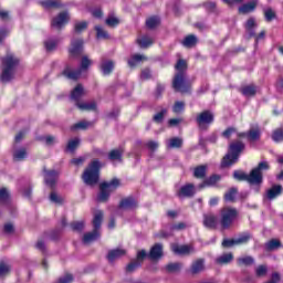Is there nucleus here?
I'll list each match as a JSON object with an SVG mask.
<instances>
[{"instance_id":"25","label":"nucleus","mask_w":283,"mask_h":283,"mask_svg":"<svg viewBox=\"0 0 283 283\" xmlns=\"http://www.w3.org/2000/svg\"><path fill=\"white\" fill-rule=\"evenodd\" d=\"M283 188L282 185H273L268 191H266V198L268 200H275L277 196H282Z\"/></svg>"},{"instance_id":"63","label":"nucleus","mask_w":283,"mask_h":283,"mask_svg":"<svg viewBox=\"0 0 283 283\" xmlns=\"http://www.w3.org/2000/svg\"><path fill=\"white\" fill-rule=\"evenodd\" d=\"M105 23L109 28H116V25H118V23H120V20H118V18H115V17H109L106 19Z\"/></svg>"},{"instance_id":"60","label":"nucleus","mask_w":283,"mask_h":283,"mask_svg":"<svg viewBox=\"0 0 283 283\" xmlns=\"http://www.w3.org/2000/svg\"><path fill=\"white\" fill-rule=\"evenodd\" d=\"M92 65V60L87 56V55H84L82 56V61H81V70H90Z\"/></svg>"},{"instance_id":"7","label":"nucleus","mask_w":283,"mask_h":283,"mask_svg":"<svg viewBox=\"0 0 283 283\" xmlns=\"http://www.w3.org/2000/svg\"><path fill=\"white\" fill-rule=\"evenodd\" d=\"M216 122V115L210 109H205L199 113L196 117V123L199 129L207 130L210 125H213Z\"/></svg>"},{"instance_id":"40","label":"nucleus","mask_w":283,"mask_h":283,"mask_svg":"<svg viewBox=\"0 0 283 283\" xmlns=\"http://www.w3.org/2000/svg\"><path fill=\"white\" fill-rule=\"evenodd\" d=\"M197 43H198V38L193 34H190L184 39L182 46L184 48H196Z\"/></svg>"},{"instance_id":"29","label":"nucleus","mask_w":283,"mask_h":283,"mask_svg":"<svg viewBox=\"0 0 283 283\" xmlns=\"http://www.w3.org/2000/svg\"><path fill=\"white\" fill-rule=\"evenodd\" d=\"M255 28H258V23L255 22V19L250 18L245 23V30L250 39H253V36H255Z\"/></svg>"},{"instance_id":"42","label":"nucleus","mask_w":283,"mask_h":283,"mask_svg":"<svg viewBox=\"0 0 283 283\" xmlns=\"http://www.w3.org/2000/svg\"><path fill=\"white\" fill-rule=\"evenodd\" d=\"M273 143L280 144L283 143V128H276L272 132V136H271Z\"/></svg>"},{"instance_id":"3","label":"nucleus","mask_w":283,"mask_h":283,"mask_svg":"<svg viewBox=\"0 0 283 283\" xmlns=\"http://www.w3.org/2000/svg\"><path fill=\"white\" fill-rule=\"evenodd\" d=\"M233 134H237V138H239V139L245 138L248 140V143H258V140H260V138H262V130L260 129V127L250 128L247 132L238 133V128L230 126L222 132L221 136L229 140V138H231V136H233Z\"/></svg>"},{"instance_id":"36","label":"nucleus","mask_w":283,"mask_h":283,"mask_svg":"<svg viewBox=\"0 0 283 283\" xmlns=\"http://www.w3.org/2000/svg\"><path fill=\"white\" fill-rule=\"evenodd\" d=\"M167 108H161L159 112H157L153 116V123H156V125H161V123L165 122V117L167 116Z\"/></svg>"},{"instance_id":"39","label":"nucleus","mask_w":283,"mask_h":283,"mask_svg":"<svg viewBox=\"0 0 283 283\" xmlns=\"http://www.w3.org/2000/svg\"><path fill=\"white\" fill-rule=\"evenodd\" d=\"M116 67V62L113 60H103L101 63V70L103 72H114V69Z\"/></svg>"},{"instance_id":"62","label":"nucleus","mask_w":283,"mask_h":283,"mask_svg":"<svg viewBox=\"0 0 283 283\" xmlns=\"http://www.w3.org/2000/svg\"><path fill=\"white\" fill-rule=\"evenodd\" d=\"M49 200L54 202V205H63V199L54 191L50 193Z\"/></svg>"},{"instance_id":"61","label":"nucleus","mask_w":283,"mask_h":283,"mask_svg":"<svg viewBox=\"0 0 283 283\" xmlns=\"http://www.w3.org/2000/svg\"><path fill=\"white\" fill-rule=\"evenodd\" d=\"M10 273V265L6 264L4 261H0V277H6Z\"/></svg>"},{"instance_id":"9","label":"nucleus","mask_w":283,"mask_h":283,"mask_svg":"<svg viewBox=\"0 0 283 283\" xmlns=\"http://www.w3.org/2000/svg\"><path fill=\"white\" fill-rule=\"evenodd\" d=\"M253 237L249 232H243L237 239H223L221 247L223 249H231L233 247H242L249 244Z\"/></svg>"},{"instance_id":"47","label":"nucleus","mask_w":283,"mask_h":283,"mask_svg":"<svg viewBox=\"0 0 283 283\" xmlns=\"http://www.w3.org/2000/svg\"><path fill=\"white\" fill-rule=\"evenodd\" d=\"M78 145H81V139L78 138L70 139L66 145V151H76V149L78 148Z\"/></svg>"},{"instance_id":"48","label":"nucleus","mask_w":283,"mask_h":283,"mask_svg":"<svg viewBox=\"0 0 283 283\" xmlns=\"http://www.w3.org/2000/svg\"><path fill=\"white\" fill-rule=\"evenodd\" d=\"M88 127H92V122H87V120H81L75 123L71 129L76 130V129H87Z\"/></svg>"},{"instance_id":"8","label":"nucleus","mask_w":283,"mask_h":283,"mask_svg":"<svg viewBox=\"0 0 283 283\" xmlns=\"http://www.w3.org/2000/svg\"><path fill=\"white\" fill-rule=\"evenodd\" d=\"M172 87L175 92L187 94V92L191 90V83L188 81L187 76H185L184 72H179L172 80Z\"/></svg>"},{"instance_id":"21","label":"nucleus","mask_w":283,"mask_h":283,"mask_svg":"<svg viewBox=\"0 0 283 283\" xmlns=\"http://www.w3.org/2000/svg\"><path fill=\"white\" fill-rule=\"evenodd\" d=\"M85 95V90L83 88L82 84H77L73 91L71 92V101L75 102V105L81 103V98Z\"/></svg>"},{"instance_id":"44","label":"nucleus","mask_w":283,"mask_h":283,"mask_svg":"<svg viewBox=\"0 0 283 283\" xmlns=\"http://www.w3.org/2000/svg\"><path fill=\"white\" fill-rule=\"evenodd\" d=\"M235 196H238V188H230L226 193H224V200L226 202H235Z\"/></svg>"},{"instance_id":"19","label":"nucleus","mask_w":283,"mask_h":283,"mask_svg":"<svg viewBox=\"0 0 283 283\" xmlns=\"http://www.w3.org/2000/svg\"><path fill=\"white\" fill-rule=\"evenodd\" d=\"M240 94L245 96L247 98H253L258 94V85L255 84H247L239 88Z\"/></svg>"},{"instance_id":"6","label":"nucleus","mask_w":283,"mask_h":283,"mask_svg":"<svg viewBox=\"0 0 283 283\" xmlns=\"http://www.w3.org/2000/svg\"><path fill=\"white\" fill-rule=\"evenodd\" d=\"M238 218V210L235 208H222L220 211L221 229H231L233 222Z\"/></svg>"},{"instance_id":"51","label":"nucleus","mask_w":283,"mask_h":283,"mask_svg":"<svg viewBox=\"0 0 283 283\" xmlns=\"http://www.w3.org/2000/svg\"><path fill=\"white\" fill-rule=\"evenodd\" d=\"M269 273V266L261 264L258 265L255 269V276L256 277H264Z\"/></svg>"},{"instance_id":"12","label":"nucleus","mask_w":283,"mask_h":283,"mask_svg":"<svg viewBox=\"0 0 283 283\" xmlns=\"http://www.w3.org/2000/svg\"><path fill=\"white\" fill-rule=\"evenodd\" d=\"M20 60L14 54L10 53L2 59L3 72H10L19 67Z\"/></svg>"},{"instance_id":"46","label":"nucleus","mask_w":283,"mask_h":283,"mask_svg":"<svg viewBox=\"0 0 283 283\" xmlns=\"http://www.w3.org/2000/svg\"><path fill=\"white\" fill-rule=\"evenodd\" d=\"M143 264L139 261H132L126 265V273H134V271H138Z\"/></svg>"},{"instance_id":"10","label":"nucleus","mask_w":283,"mask_h":283,"mask_svg":"<svg viewBox=\"0 0 283 283\" xmlns=\"http://www.w3.org/2000/svg\"><path fill=\"white\" fill-rule=\"evenodd\" d=\"M138 207V201L134 196L124 197L118 203V209H122V211H136Z\"/></svg>"},{"instance_id":"5","label":"nucleus","mask_w":283,"mask_h":283,"mask_svg":"<svg viewBox=\"0 0 283 283\" xmlns=\"http://www.w3.org/2000/svg\"><path fill=\"white\" fill-rule=\"evenodd\" d=\"M123 184L120 182V179L113 178L109 181H103L99 184V192L97 193V202H109V198L114 191L119 189Z\"/></svg>"},{"instance_id":"14","label":"nucleus","mask_w":283,"mask_h":283,"mask_svg":"<svg viewBox=\"0 0 283 283\" xmlns=\"http://www.w3.org/2000/svg\"><path fill=\"white\" fill-rule=\"evenodd\" d=\"M218 216L213 214V212L203 214L202 224L206 229H210L211 231L218 229Z\"/></svg>"},{"instance_id":"27","label":"nucleus","mask_w":283,"mask_h":283,"mask_svg":"<svg viewBox=\"0 0 283 283\" xmlns=\"http://www.w3.org/2000/svg\"><path fill=\"white\" fill-rule=\"evenodd\" d=\"M101 238V231L99 230H94L92 232H87L83 237V242L84 244H90V242H96Z\"/></svg>"},{"instance_id":"38","label":"nucleus","mask_w":283,"mask_h":283,"mask_svg":"<svg viewBox=\"0 0 283 283\" xmlns=\"http://www.w3.org/2000/svg\"><path fill=\"white\" fill-rule=\"evenodd\" d=\"M77 108L81 109V112H96V102L91 103H77Z\"/></svg>"},{"instance_id":"28","label":"nucleus","mask_w":283,"mask_h":283,"mask_svg":"<svg viewBox=\"0 0 283 283\" xmlns=\"http://www.w3.org/2000/svg\"><path fill=\"white\" fill-rule=\"evenodd\" d=\"M104 212L102 210H97L93 218V229L95 231H101V226L103 224Z\"/></svg>"},{"instance_id":"18","label":"nucleus","mask_w":283,"mask_h":283,"mask_svg":"<svg viewBox=\"0 0 283 283\" xmlns=\"http://www.w3.org/2000/svg\"><path fill=\"white\" fill-rule=\"evenodd\" d=\"M125 149L123 147L111 149L107 154V158L111 163H123V155Z\"/></svg>"},{"instance_id":"31","label":"nucleus","mask_w":283,"mask_h":283,"mask_svg":"<svg viewBox=\"0 0 283 283\" xmlns=\"http://www.w3.org/2000/svg\"><path fill=\"white\" fill-rule=\"evenodd\" d=\"M255 264V259L251 255H245L237 259L238 266H253Z\"/></svg>"},{"instance_id":"43","label":"nucleus","mask_w":283,"mask_h":283,"mask_svg":"<svg viewBox=\"0 0 283 283\" xmlns=\"http://www.w3.org/2000/svg\"><path fill=\"white\" fill-rule=\"evenodd\" d=\"M181 269H182V263L180 262L168 263L166 265V271L168 273H180Z\"/></svg>"},{"instance_id":"22","label":"nucleus","mask_w":283,"mask_h":283,"mask_svg":"<svg viewBox=\"0 0 283 283\" xmlns=\"http://www.w3.org/2000/svg\"><path fill=\"white\" fill-rule=\"evenodd\" d=\"M195 193H196V191L193 190V184H188L186 186H182L177 191L178 198H192V196H195Z\"/></svg>"},{"instance_id":"16","label":"nucleus","mask_w":283,"mask_h":283,"mask_svg":"<svg viewBox=\"0 0 283 283\" xmlns=\"http://www.w3.org/2000/svg\"><path fill=\"white\" fill-rule=\"evenodd\" d=\"M222 180V176L213 174L210 177H206L201 184H199V189H206V187H216L218 182Z\"/></svg>"},{"instance_id":"55","label":"nucleus","mask_w":283,"mask_h":283,"mask_svg":"<svg viewBox=\"0 0 283 283\" xmlns=\"http://www.w3.org/2000/svg\"><path fill=\"white\" fill-rule=\"evenodd\" d=\"M170 149H180L182 147V139L180 137H174L169 143Z\"/></svg>"},{"instance_id":"35","label":"nucleus","mask_w":283,"mask_h":283,"mask_svg":"<svg viewBox=\"0 0 283 283\" xmlns=\"http://www.w3.org/2000/svg\"><path fill=\"white\" fill-rule=\"evenodd\" d=\"M217 264L221 266L224 264H231L233 262V253H224L216 259Z\"/></svg>"},{"instance_id":"1","label":"nucleus","mask_w":283,"mask_h":283,"mask_svg":"<svg viewBox=\"0 0 283 283\" xmlns=\"http://www.w3.org/2000/svg\"><path fill=\"white\" fill-rule=\"evenodd\" d=\"M269 169H271V165L268 161H261L250 174L242 170H234L233 178L238 182H248L255 193H260L262 185H264V171H269Z\"/></svg>"},{"instance_id":"64","label":"nucleus","mask_w":283,"mask_h":283,"mask_svg":"<svg viewBox=\"0 0 283 283\" xmlns=\"http://www.w3.org/2000/svg\"><path fill=\"white\" fill-rule=\"evenodd\" d=\"M187 229V223L185 222H178L170 227L171 231H185Z\"/></svg>"},{"instance_id":"45","label":"nucleus","mask_w":283,"mask_h":283,"mask_svg":"<svg viewBox=\"0 0 283 283\" xmlns=\"http://www.w3.org/2000/svg\"><path fill=\"white\" fill-rule=\"evenodd\" d=\"M282 247V242L277 239H272L265 244L266 251H275Z\"/></svg>"},{"instance_id":"4","label":"nucleus","mask_w":283,"mask_h":283,"mask_svg":"<svg viewBox=\"0 0 283 283\" xmlns=\"http://www.w3.org/2000/svg\"><path fill=\"white\" fill-rule=\"evenodd\" d=\"M247 148L242 140L237 139L229 145V153L222 158L221 167L227 168L235 165L240 159V154Z\"/></svg>"},{"instance_id":"57","label":"nucleus","mask_w":283,"mask_h":283,"mask_svg":"<svg viewBox=\"0 0 283 283\" xmlns=\"http://www.w3.org/2000/svg\"><path fill=\"white\" fill-rule=\"evenodd\" d=\"M25 156H28V151L25 148H21L13 153V160H24Z\"/></svg>"},{"instance_id":"50","label":"nucleus","mask_w":283,"mask_h":283,"mask_svg":"<svg viewBox=\"0 0 283 283\" xmlns=\"http://www.w3.org/2000/svg\"><path fill=\"white\" fill-rule=\"evenodd\" d=\"M14 72H2L0 75L1 83H10V81H14Z\"/></svg>"},{"instance_id":"34","label":"nucleus","mask_w":283,"mask_h":283,"mask_svg":"<svg viewBox=\"0 0 283 283\" xmlns=\"http://www.w3.org/2000/svg\"><path fill=\"white\" fill-rule=\"evenodd\" d=\"M256 6V1L248 2L239 8V14H249V12L255 10Z\"/></svg>"},{"instance_id":"56","label":"nucleus","mask_w":283,"mask_h":283,"mask_svg":"<svg viewBox=\"0 0 283 283\" xmlns=\"http://www.w3.org/2000/svg\"><path fill=\"white\" fill-rule=\"evenodd\" d=\"M81 72H63L62 76L69 78L70 81H78L81 78Z\"/></svg>"},{"instance_id":"30","label":"nucleus","mask_w":283,"mask_h":283,"mask_svg":"<svg viewBox=\"0 0 283 283\" xmlns=\"http://www.w3.org/2000/svg\"><path fill=\"white\" fill-rule=\"evenodd\" d=\"M193 177L198 180H205L207 178V166L200 165L195 167Z\"/></svg>"},{"instance_id":"54","label":"nucleus","mask_w":283,"mask_h":283,"mask_svg":"<svg viewBox=\"0 0 283 283\" xmlns=\"http://www.w3.org/2000/svg\"><path fill=\"white\" fill-rule=\"evenodd\" d=\"M95 31L97 39H109V33H107V31H105L103 27L96 25Z\"/></svg>"},{"instance_id":"15","label":"nucleus","mask_w":283,"mask_h":283,"mask_svg":"<svg viewBox=\"0 0 283 283\" xmlns=\"http://www.w3.org/2000/svg\"><path fill=\"white\" fill-rule=\"evenodd\" d=\"M83 39H72L71 40V48L69 49L70 56L76 57L81 56L83 52Z\"/></svg>"},{"instance_id":"33","label":"nucleus","mask_w":283,"mask_h":283,"mask_svg":"<svg viewBox=\"0 0 283 283\" xmlns=\"http://www.w3.org/2000/svg\"><path fill=\"white\" fill-rule=\"evenodd\" d=\"M143 61H147V56L143 54H134L130 59H128L127 63L129 67H136L138 63H143Z\"/></svg>"},{"instance_id":"52","label":"nucleus","mask_w":283,"mask_h":283,"mask_svg":"<svg viewBox=\"0 0 283 283\" xmlns=\"http://www.w3.org/2000/svg\"><path fill=\"white\" fill-rule=\"evenodd\" d=\"M70 227L72 231H76L77 233H81L83 229H85V222L83 221H73L70 223Z\"/></svg>"},{"instance_id":"2","label":"nucleus","mask_w":283,"mask_h":283,"mask_svg":"<svg viewBox=\"0 0 283 283\" xmlns=\"http://www.w3.org/2000/svg\"><path fill=\"white\" fill-rule=\"evenodd\" d=\"M104 165L98 158H94L88 163L82 174V180L87 187H96V184L101 180V169Z\"/></svg>"},{"instance_id":"41","label":"nucleus","mask_w":283,"mask_h":283,"mask_svg":"<svg viewBox=\"0 0 283 283\" xmlns=\"http://www.w3.org/2000/svg\"><path fill=\"white\" fill-rule=\"evenodd\" d=\"M0 205H10V192L8 191V188H0Z\"/></svg>"},{"instance_id":"11","label":"nucleus","mask_w":283,"mask_h":283,"mask_svg":"<svg viewBox=\"0 0 283 283\" xmlns=\"http://www.w3.org/2000/svg\"><path fill=\"white\" fill-rule=\"evenodd\" d=\"M70 22V13L67 11L60 12L55 18L51 21V28L54 30H63L66 23Z\"/></svg>"},{"instance_id":"58","label":"nucleus","mask_w":283,"mask_h":283,"mask_svg":"<svg viewBox=\"0 0 283 283\" xmlns=\"http://www.w3.org/2000/svg\"><path fill=\"white\" fill-rule=\"evenodd\" d=\"M87 30V22H76L74 25V33L75 34H81V32Z\"/></svg>"},{"instance_id":"26","label":"nucleus","mask_w":283,"mask_h":283,"mask_svg":"<svg viewBox=\"0 0 283 283\" xmlns=\"http://www.w3.org/2000/svg\"><path fill=\"white\" fill-rule=\"evenodd\" d=\"M59 43H61V39L59 38H49L44 41V48L46 52H54L56 48H59Z\"/></svg>"},{"instance_id":"24","label":"nucleus","mask_w":283,"mask_h":283,"mask_svg":"<svg viewBox=\"0 0 283 283\" xmlns=\"http://www.w3.org/2000/svg\"><path fill=\"white\" fill-rule=\"evenodd\" d=\"M124 255H127V251L125 249H113L108 251L107 253V260L108 262H114L115 260H118L119 258H123Z\"/></svg>"},{"instance_id":"17","label":"nucleus","mask_w":283,"mask_h":283,"mask_svg":"<svg viewBox=\"0 0 283 283\" xmlns=\"http://www.w3.org/2000/svg\"><path fill=\"white\" fill-rule=\"evenodd\" d=\"M171 251L176 253V255H191L195 252L193 247L191 245H179L178 243L172 244Z\"/></svg>"},{"instance_id":"23","label":"nucleus","mask_w":283,"mask_h":283,"mask_svg":"<svg viewBox=\"0 0 283 283\" xmlns=\"http://www.w3.org/2000/svg\"><path fill=\"white\" fill-rule=\"evenodd\" d=\"M202 271H205V259L195 260L190 266L191 275H198Z\"/></svg>"},{"instance_id":"59","label":"nucleus","mask_w":283,"mask_h":283,"mask_svg":"<svg viewBox=\"0 0 283 283\" xmlns=\"http://www.w3.org/2000/svg\"><path fill=\"white\" fill-rule=\"evenodd\" d=\"M174 114H181V112H185V102L177 101L175 102L172 106Z\"/></svg>"},{"instance_id":"20","label":"nucleus","mask_w":283,"mask_h":283,"mask_svg":"<svg viewBox=\"0 0 283 283\" xmlns=\"http://www.w3.org/2000/svg\"><path fill=\"white\" fill-rule=\"evenodd\" d=\"M164 251H163V243H155L148 253V258L150 260H160L163 258Z\"/></svg>"},{"instance_id":"32","label":"nucleus","mask_w":283,"mask_h":283,"mask_svg":"<svg viewBox=\"0 0 283 283\" xmlns=\"http://www.w3.org/2000/svg\"><path fill=\"white\" fill-rule=\"evenodd\" d=\"M40 4L44 10H51V8H63L61 0H44L41 1Z\"/></svg>"},{"instance_id":"37","label":"nucleus","mask_w":283,"mask_h":283,"mask_svg":"<svg viewBox=\"0 0 283 283\" xmlns=\"http://www.w3.org/2000/svg\"><path fill=\"white\" fill-rule=\"evenodd\" d=\"M137 43L140 48L147 49L154 45V38L149 35H143L142 38L137 39Z\"/></svg>"},{"instance_id":"53","label":"nucleus","mask_w":283,"mask_h":283,"mask_svg":"<svg viewBox=\"0 0 283 283\" xmlns=\"http://www.w3.org/2000/svg\"><path fill=\"white\" fill-rule=\"evenodd\" d=\"M263 14L265 17V21H268V23H271V21H273V19H276V14L275 11H273L271 8H266L263 10Z\"/></svg>"},{"instance_id":"13","label":"nucleus","mask_w":283,"mask_h":283,"mask_svg":"<svg viewBox=\"0 0 283 283\" xmlns=\"http://www.w3.org/2000/svg\"><path fill=\"white\" fill-rule=\"evenodd\" d=\"M44 171V182L46 187H50V189L56 188V179L59 178V172L56 170H48L43 169Z\"/></svg>"},{"instance_id":"49","label":"nucleus","mask_w":283,"mask_h":283,"mask_svg":"<svg viewBox=\"0 0 283 283\" xmlns=\"http://www.w3.org/2000/svg\"><path fill=\"white\" fill-rule=\"evenodd\" d=\"M146 25L149 30H154V28H158L160 25V18L151 17L146 21Z\"/></svg>"}]
</instances>
